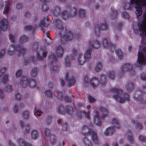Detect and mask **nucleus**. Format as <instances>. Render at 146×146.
I'll use <instances>...</instances> for the list:
<instances>
[{
	"label": "nucleus",
	"mask_w": 146,
	"mask_h": 146,
	"mask_svg": "<svg viewBox=\"0 0 146 146\" xmlns=\"http://www.w3.org/2000/svg\"><path fill=\"white\" fill-rule=\"evenodd\" d=\"M55 26L57 28L56 32L60 37L61 41L63 44L66 43L67 41H70L74 38L73 33L71 31H67L64 27L61 21L58 19L55 20Z\"/></svg>",
	"instance_id": "1"
},
{
	"label": "nucleus",
	"mask_w": 146,
	"mask_h": 146,
	"mask_svg": "<svg viewBox=\"0 0 146 146\" xmlns=\"http://www.w3.org/2000/svg\"><path fill=\"white\" fill-rule=\"evenodd\" d=\"M112 92V98L121 103H124L125 100L128 101L129 97L125 92L119 88H113L110 90Z\"/></svg>",
	"instance_id": "2"
},
{
	"label": "nucleus",
	"mask_w": 146,
	"mask_h": 146,
	"mask_svg": "<svg viewBox=\"0 0 146 146\" xmlns=\"http://www.w3.org/2000/svg\"><path fill=\"white\" fill-rule=\"evenodd\" d=\"M130 2L134 5L137 16L139 17L142 14V9L146 11V0H130Z\"/></svg>",
	"instance_id": "3"
},
{
	"label": "nucleus",
	"mask_w": 146,
	"mask_h": 146,
	"mask_svg": "<svg viewBox=\"0 0 146 146\" xmlns=\"http://www.w3.org/2000/svg\"><path fill=\"white\" fill-rule=\"evenodd\" d=\"M76 53V56L78 57L77 60L78 62L79 65H84L85 62L88 61L90 59L91 53V50L88 49L86 52L84 53L83 56L81 52L79 50H77Z\"/></svg>",
	"instance_id": "4"
},
{
	"label": "nucleus",
	"mask_w": 146,
	"mask_h": 146,
	"mask_svg": "<svg viewBox=\"0 0 146 146\" xmlns=\"http://www.w3.org/2000/svg\"><path fill=\"white\" fill-rule=\"evenodd\" d=\"M138 29L134 30V33H137L138 31L140 32V35L142 38L141 42L146 44V24L143 23H138Z\"/></svg>",
	"instance_id": "5"
},
{
	"label": "nucleus",
	"mask_w": 146,
	"mask_h": 146,
	"mask_svg": "<svg viewBox=\"0 0 146 146\" xmlns=\"http://www.w3.org/2000/svg\"><path fill=\"white\" fill-rule=\"evenodd\" d=\"M140 48L138 53L137 62L140 66L146 64V46Z\"/></svg>",
	"instance_id": "6"
},
{
	"label": "nucleus",
	"mask_w": 146,
	"mask_h": 146,
	"mask_svg": "<svg viewBox=\"0 0 146 146\" xmlns=\"http://www.w3.org/2000/svg\"><path fill=\"white\" fill-rule=\"evenodd\" d=\"M77 52L75 48H73L72 53L70 55L69 57L67 56L66 58H65L64 64L65 66L67 67H69L71 66L72 63L71 60L74 59Z\"/></svg>",
	"instance_id": "7"
},
{
	"label": "nucleus",
	"mask_w": 146,
	"mask_h": 146,
	"mask_svg": "<svg viewBox=\"0 0 146 146\" xmlns=\"http://www.w3.org/2000/svg\"><path fill=\"white\" fill-rule=\"evenodd\" d=\"M47 55V51L46 47L44 46H41L40 48L39 52L37 54V58L40 60H43L46 58Z\"/></svg>",
	"instance_id": "8"
},
{
	"label": "nucleus",
	"mask_w": 146,
	"mask_h": 146,
	"mask_svg": "<svg viewBox=\"0 0 146 146\" xmlns=\"http://www.w3.org/2000/svg\"><path fill=\"white\" fill-rule=\"evenodd\" d=\"M11 2L8 1L7 2L1 1L0 3V7L1 8H5L3 11V13L4 14L7 15L11 9Z\"/></svg>",
	"instance_id": "9"
},
{
	"label": "nucleus",
	"mask_w": 146,
	"mask_h": 146,
	"mask_svg": "<svg viewBox=\"0 0 146 146\" xmlns=\"http://www.w3.org/2000/svg\"><path fill=\"white\" fill-rule=\"evenodd\" d=\"M19 124L21 129L25 128L24 131V135L26 137H27L30 130V125L28 124L24 125L23 121L22 120L20 121Z\"/></svg>",
	"instance_id": "10"
},
{
	"label": "nucleus",
	"mask_w": 146,
	"mask_h": 146,
	"mask_svg": "<svg viewBox=\"0 0 146 146\" xmlns=\"http://www.w3.org/2000/svg\"><path fill=\"white\" fill-rule=\"evenodd\" d=\"M143 96L142 92L140 90H135L133 96L134 99L137 101H141L142 100Z\"/></svg>",
	"instance_id": "11"
},
{
	"label": "nucleus",
	"mask_w": 146,
	"mask_h": 146,
	"mask_svg": "<svg viewBox=\"0 0 146 146\" xmlns=\"http://www.w3.org/2000/svg\"><path fill=\"white\" fill-rule=\"evenodd\" d=\"M61 11V7L58 5H56L53 8L51 11V14L55 17H57L60 15Z\"/></svg>",
	"instance_id": "12"
},
{
	"label": "nucleus",
	"mask_w": 146,
	"mask_h": 146,
	"mask_svg": "<svg viewBox=\"0 0 146 146\" xmlns=\"http://www.w3.org/2000/svg\"><path fill=\"white\" fill-rule=\"evenodd\" d=\"M132 68L133 67L131 65L128 64H125L122 68L121 73L119 74V76L120 77L122 76L123 73L132 70Z\"/></svg>",
	"instance_id": "13"
},
{
	"label": "nucleus",
	"mask_w": 146,
	"mask_h": 146,
	"mask_svg": "<svg viewBox=\"0 0 146 146\" xmlns=\"http://www.w3.org/2000/svg\"><path fill=\"white\" fill-rule=\"evenodd\" d=\"M115 132V129L113 127L107 128L104 132V135L107 136L112 135Z\"/></svg>",
	"instance_id": "14"
},
{
	"label": "nucleus",
	"mask_w": 146,
	"mask_h": 146,
	"mask_svg": "<svg viewBox=\"0 0 146 146\" xmlns=\"http://www.w3.org/2000/svg\"><path fill=\"white\" fill-rule=\"evenodd\" d=\"M9 23L7 19H4L2 20L0 22V27L2 31H5L8 28Z\"/></svg>",
	"instance_id": "15"
},
{
	"label": "nucleus",
	"mask_w": 146,
	"mask_h": 146,
	"mask_svg": "<svg viewBox=\"0 0 146 146\" xmlns=\"http://www.w3.org/2000/svg\"><path fill=\"white\" fill-rule=\"evenodd\" d=\"M89 44L90 48L89 49H90L91 50V52L92 51L93 48L95 49H98L100 46V44L98 40L95 41L94 42H89Z\"/></svg>",
	"instance_id": "16"
},
{
	"label": "nucleus",
	"mask_w": 146,
	"mask_h": 146,
	"mask_svg": "<svg viewBox=\"0 0 146 146\" xmlns=\"http://www.w3.org/2000/svg\"><path fill=\"white\" fill-rule=\"evenodd\" d=\"M49 21L48 20V19H45L41 20L40 21V27L41 28V30H42L44 32V27H46L49 25Z\"/></svg>",
	"instance_id": "17"
},
{
	"label": "nucleus",
	"mask_w": 146,
	"mask_h": 146,
	"mask_svg": "<svg viewBox=\"0 0 146 146\" xmlns=\"http://www.w3.org/2000/svg\"><path fill=\"white\" fill-rule=\"evenodd\" d=\"M69 73L67 72L65 76L64 79L66 82H75L77 81L76 78L74 76L68 77Z\"/></svg>",
	"instance_id": "18"
},
{
	"label": "nucleus",
	"mask_w": 146,
	"mask_h": 146,
	"mask_svg": "<svg viewBox=\"0 0 146 146\" xmlns=\"http://www.w3.org/2000/svg\"><path fill=\"white\" fill-rule=\"evenodd\" d=\"M64 51L63 48L60 46H59L56 48L55 53L58 57H62L63 56Z\"/></svg>",
	"instance_id": "19"
},
{
	"label": "nucleus",
	"mask_w": 146,
	"mask_h": 146,
	"mask_svg": "<svg viewBox=\"0 0 146 146\" xmlns=\"http://www.w3.org/2000/svg\"><path fill=\"white\" fill-rule=\"evenodd\" d=\"M91 135L92 136L93 141L95 144H98L99 143V140L96 133L94 131H91L90 135Z\"/></svg>",
	"instance_id": "20"
},
{
	"label": "nucleus",
	"mask_w": 146,
	"mask_h": 146,
	"mask_svg": "<svg viewBox=\"0 0 146 146\" xmlns=\"http://www.w3.org/2000/svg\"><path fill=\"white\" fill-rule=\"evenodd\" d=\"M94 112L96 113V115H94V122L96 125L100 126L101 123V120L98 114L97 111H94Z\"/></svg>",
	"instance_id": "21"
},
{
	"label": "nucleus",
	"mask_w": 146,
	"mask_h": 146,
	"mask_svg": "<svg viewBox=\"0 0 146 146\" xmlns=\"http://www.w3.org/2000/svg\"><path fill=\"white\" fill-rule=\"evenodd\" d=\"M50 142L51 145L54 146L57 143V138L54 134H51L50 136Z\"/></svg>",
	"instance_id": "22"
},
{
	"label": "nucleus",
	"mask_w": 146,
	"mask_h": 146,
	"mask_svg": "<svg viewBox=\"0 0 146 146\" xmlns=\"http://www.w3.org/2000/svg\"><path fill=\"white\" fill-rule=\"evenodd\" d=\"M2 86L3 87H4L6 88V90L8 93L11 92L13 91L12 86L11 85L8 84L7 83H2Z\"/></svg>",
	"instance_id": "23"
},
{
	"label": "nucleus",
	"mask_w": 146,
	"mask_h": 146,
	"mask_svg": "<svg viewBox=\"0 0 146 146\" xmlns=\"http://www.w3.org/2000/svg\"><path fill=\"white\" fill-rule=\"evenodd\" d=\"M17 49L15 48V46L14 44L10 46L9 48L7 50L8 54L10 55H13L15 53V51L17 50Z\"/></svg>",
	"instance_id": "24"
},
{
	"label": "nucleus",
	"mask_w": 146,
	"mask_h": 146,
	"mask_svg": "<svg viewBox=\"0 0 146 146\" xmlns=\"http://www.w3.org/2000/svg\"><path fill=\"white\" fill-rule=\"evenodd\" d=\"M111 121H112V124L117 128L120 129L121 128L120 125H119L118 120L116 118H114L111 119Z\"/></svg>",
	"instance_id": "25"
},
{
	"label": "nucleus",
	"mask_w": 146,
	"mask_h": 146,
	"mask_svg": "<svg viewBox=\"0 0 146 146\" xmlns=\"http://www.w3.org/2000/svg\"><path fill=\"white\" fill-rule=\"evenodd\" d=\"M94 131L91 129H89V127L86 126H84L81 129V131L83 132L84 134H86L87 135H90V131Z\"/></svg>",
	"instance_id": "26"
},
{
	"label": "nucleus",
	"mask_w": 146,
	"mask_h": 146,
	"mask_svg": "<svg viewBox=\"0 0 146 146\" xmlns=\"http://www.w3.org/2000/svg\"><path fill=\"white\" fill-rule=\"evenodd\" d=\"M125 86L127 91L130 92L133 90L134 84L133 83H127L125 85Z\"/></svg>",
	"instance_id": "27"
},
{
	"label": "nucleus",
	"mask_w": 146,
	"mask_h": 146,
	"mask_svg": "<svg viewBox=\"0 0 146 146\" xmlns=\"http://www.w3.org/2000/svg\"><path fill=\"white\" fill-rule=\"evenodd\" d=\"M31 135L33 139L35 140L38 137L39 133L37 131L33 130L31 131Z\"/></svg>",
	"instance_id": "28"
},
{
	"label": "nucleus",
	"mask_w": 146,
	"mask_h": 146,
	"mask_svg": "<svg viewBox=\"0 0 146 146\" xmlns=\"http://www.w3.org/2000/svg\"><path fill=\"white\" fill-rule=\"evenodd\" d=\"M117 15V12L114 9L111 8L110 15L111 19L113 20L115 19Z\"/></svg>",
	"instance_id": "29"
},
{
	"label": "nucleus",
	"mask_w": 146,
	"mask_h": 146,
	"mask_svg": "<svg viewBox=\"0 0 146 146\" xmlns=\"http://www.w3.org/2000/svg\"><path fill=\"white\" fill-rule=\"evenodd\" d=\"M102 67L103 66L102 63L98 61L96 64L95 70L96 72H99L102 70Z\"/></svg>",
	"instance_id": "30"
},
{
	"label": "nucleus",
	"mask_w": 146,
	"mask_h": 146,
	"mask_svg": "<svg viewBox=\"0 0 146 146\" xmlns=\"http://www.w3.org/2000/svg\"><path fill=\"white\" fill-rule=\"evenodd\" d=\"M70 15L68 12L65 11H63L61 13V17L64 20H68L69 17Z\"/></svg>",
	"instance_id": "31"
},
{
	"label": "nucleus",
	"mask_w": 146,
	"mask_h": 146,
	"mask_svg": "<svg viewBox=\"0 0 146 146\" xmlns=\"http://www.w3.org/2000/svg\"><path fill=\"white\" fill-rule=\"evenodd\" d=\"M37 27V25H35L34 27L31 25H26L25 27L24 30L26 31H34Z\"/></svg>",
	"instance_id": "32"
},
{
	"label": "nucleus",
	"mask_w": 146,
	"mask_h": 146,
	"mask_svg": "<svg viewBox=\"0 0 146 146\" xmlns=\"http://www.w3.org/2000/svg\"><path fill=\"white\" fill-rule=\"evenodd\" d=\"M102 44L104 47H108L111 44V43L109 39L104 38L102 40Z\"/></svg>",
	"instance_id": "33"
},
{
	"label": "nucleus",
	"mask_w": 146,
	"mask_h": 146,
	"mask_svg": "<svg viewBox=\"0 0 146 146\" xmlns=\"http://www.w3.org/2000/svg\"><path fill=\"white\" fill-rule=\"evenodd\" d=\"M53 117L51 115H48L47 116L46 123L48 125H50L52 123V120Z\"/></svg>",
	"instance_id": "34"
},
{
	"label": "nucleus",
	"mask_w": 146,
	"mask_h": 146,
	"mask_svg": "<svg viewBox=\"0 0 146 146\" xmlns=\"http://www.w3.org/2000/svg\"><path fill=\"white\" fill-rule=\"evenodd\" d=\"M38 71L36 68H32L31 70L30 74L31 76L33 78H35L38 75Z\"/></svg>",
	"instance_id": "35"
},
{
	"label": "nucleus",
	"mask_w": 146,
	"mask_h": 146,
	"mask_svg": "<svg viewBox=\"0 0 146 146\" xmlns=\"http://www.w3.org/2000/svg\"><path fill=\"white\" fill-rule=\"evenodd\" d=\"M78 15L79 17L84 18L85 17L86 11L83 9H80L78 10Z\"/></svg>",
	"instance_id": "36"
},
{
	"label": "nucleus",
	"mask_w": 146,
	"mask_h": 146,
	"mask_svg": "<svg viewBox=\"0 0 146 146\" xmlns=\"http://www.w3.org/2000/svg\"><path fill=\"white\" fill-rule=\"evenodd\" d=\"M70 16L71 18H74L77 15V9L76 8H73L71 9L69 13Z\"/></svg>",
	"instance_id": "37"
},
{
	"label": "nucleus",
	"mask_w": 146,
	"mask_h": 146,
	"mask_svg": "<svg viewBox=\"0 0 146 146\" xmlns=\"http://www.w3.org/2000/svg\"><path fill=\"white\" fill-rule=\"evenodd\" d=\"M29 41L28 37L26 35L21 36L19 39L21 43H24Z\"/></svg>",
	"instance_id": "38"
},
{
	"label": "nucleus",
	"mask_w": 146,
	"mask_h": 146,
	"mask_svg": "<svg viewBox=\"0 0 146 146\" xmlns=\"http://www.w3.org/2000/svg\"><path fill=\"white\" fill-rule=\"evenodd\" d=\"M115 53L118 56L119 59L121 60L123 57V53L120 49L118 48L116 50Z\"/></svg>",
	"instance_id": "39"
},
{
	"label": "nucleus",
	"mask_w": 146,
	"mask_h": 146,
	"mask_svg": "<svg viewBox=\"0 0 146 146\" xmlns=\"http://www.w3.org/2000/svg\"><path fill=\"white\" fill-rule=\"evenodd\" d=\"M50 70L51 72L54 73L57 72L58 71V67L56 63L53 64L50 68Z\"/></svg>",
	"instance_id": "40"
},
{
	"label": "nucleus",
	"mask_w": 146,
	"mask_h": 146,
	"mask_svg": "<svg viewBox=\"0 0 146 146\" xmlns=\"http://www.w3.org/2000/svg\"><path fill=\"white\" fill-rule=\"evenodd\" d=\"M21 115L25 119H27L29 116V112L28 111H24L22 112Z\"/></svg>",
	"instance_id": "41"
},
{
	"label": "nucleus",
	"mask_w": 146,
	"mask_h": 146,
	"mask_svg": "<svg viewBox=\"0 0 146 146\" xmlns=\"http://www.w3.org/2000/svg\"><path fill=\"white\" fill-rule=\"evenodd\" d=\"M27 51V49L25 48H20L19 51L18 55L19 56H21V55L23 56L25 54Z\"/></svg>",
	"instance_id": "42"
},
{
	"label": "nucleus",
	"mask_w": 146,
	"mask_h": 146,
	"mask_svg": "<svg viewBox=\"0 0 146 146\" xmlns=\"http://www.w3.org/2000/svg\"><path fill=\"white\" fill-rule=\"evenodd\" d=\"M74 96L72 95L70 97L66 96L65 97L64 99L66 102L68 103H70L74 101Z\"/></svg>",
	"instance_id": "43"
},
{
	"label": "nucleus",
	"mask_w": 146,
	"mask_h": 146,
	"mask_svg": "<svg viewBox=\"0 0 146 146\" xmlns=\"http://www.w3.org/2000/svg\"><path fill=\"white\" fill-rule=\"evenodd\" d=\"M66 111L68 114H71L73 112V109L71 106H67L66 107Z\"/></svg>",
	"instance_id": "44"
},
{
	"label": "nucleus",
	"mask_w": 146,
	"mask_h": 146,
	"mask_svg": "<svg viewBox=\"0 0 146 146\" xmlns=\"http://www.w3.org/2000/svg\"><path fill=\"white\" fill-rule=\"evenodd\" d=\"M100 30L102 31L106 30L108 28L107 23L105 22L102 23L100 26Z\"/></svg>",
	"instance_id": "45"
},
{
	"label": "nucleus",
	"mask_w": 146,
	"mask_h": 146,
	"mask_svg": "<svg viewBox=\"0 0 146 146\" xmlns=\"http://www.w3.org/2000/svg\"><path fill=\"white\" fill-rule=\"evenodd\" d=\"M99 109L104 115H106L108 114V110L105 108L101 107Z\"/></svg>",
	"instance_id": "46"
},
{
	"label": "nucleus",
	"mask_w": 146,
	"mask_h": 146,
	"mask_svg": "<svg viewBox=\"0 0 146 146\" xmlns=\"http://www.w3.org/2000/svg\"><path fill=\"white\" fill-rule=\"evenodd\" d=\"M84 142L86 146H92L91 142L87 138H84Z\"/></svg>",
	"instance_id": "47"
},
{
	"label": "nucleus",
	"mask_w": 146,
	"mask_h": 146,
	"mask_svg": "<svg viewBox=\"0 0 146 146\" xmlns=\"http://www.w3.org/2000/svg\"><path fill=\"white\" fill-rule=\"evenodd\" d=\"M49 8L47 5L45 3L43 4L42 5L41 9L42 11L46 12L48 9Z\"/></svg>",
	"instance_id": "48"
},
{
	"label": "nucleus",
	"mask_w": 146,
	"mask_h": 146,
	"mask_svg": "<svg viewBox=\"0 0 146 146\" xmlns=\"http://www.w3.org/2000/svg\"><path fill=\"white\" fill-rule=\"evenodd\" d=\"M42 113V112L39 110L35 109L34 110V114L36 117L39 116Z\"/></svg>",
	"instance_id": "49"
},
{
	"label": "nucleus",
	"mask_w": 146,
	"mask_h": 146,
	"mask_svg": "<svg viewBox=\"0 0 146 146\" xmlns=\"http://www.w3.org/2000/svg\"><path fill=\"white\" fill-rule=\"evenodd\" d=\"M115 73L113 71H110L109 72L108 76L110 79H114L115 78Z\"/></svg>",
	"instance_id": "50"
},
{
	"label": "nucleus",
	"mask_w": 146,
	"mask_h": 146,
	"mask_svg": "<svg viewBox=\"0 0 146 146\" xmlns=\"http://www.w3.org/2000/svg\"><path fill=\"white\" fill-rule=\"evenodd\" d=\"M64 108L63 106L62 105H60L58 109V112L60 113H63L64 112Z\"/></svg>",
	"instance_id": "51"
},
{
	"label": "nucleus",
	"mask_w": 146,
	"mask_h": 146,
	"mask_svg": "<svg viewBox=\"0 0 146 146\" xmlns=\"http://www.w3.org/2000/svg\"><path fill=\"white\" fill-rule=\"evenodd\" d=\"M100 27L99 26H98V25H97L94 28V33L98 35L100 33Z\"/></svg>",
	"instance_id": "52"
},
{
	"label": "nucleus",
	"mask_w": 146,
	"mask_h": 146,
	"mask_svg": "<svg viewBox=\"0 0 146 146\" xmlns=\"http://www.w3.org/2000/svg\"><path fill=\"white\" fill-rule=\"evenodd\" d=\"M78 117L79 119H81L82 117L83 114H84V111H82L80 110H78L77 112Z\"/></svg>",
	"instance_id": "53"
},
{
	"label": "nucleus",
	"mask_w": 146,
	"mask_h": 146,
	"mask_svg": "<svg viewBox=\"0 0 146 146\" xmlns=\"http://www.w3.org/2000/svg\"><path fill=\"white\" fill-rule=\"evenodd\" d=\"M10 40L12 42H15V38L14 35L11 33L9 36Z\"/></svg>",
	"instance_id": "54"
},
{
	"label": "nucleus",
	"mask_w": 146,
	"mask_h": 146,
	"mask_svg": "<svg viewBox=\"0 0 146 146\" xmlns=\"http://www.w3.org/2000/svg\"><path fill=\"white\" fill-rule=\"evenodd\" d=\"M22 70H17L16 73L15 75L16 77H21L22 74Z\"/></svg>",
	"instance_id": "55"
},
{
	"label": "nucleus",
	"mask_w": 146,
	"mask_h": 146,
	"mask_svg": "<svg viewBox=\"0 0 146 146\" xmlns=\"http://www.w3.org/2000/svg\"><path fill=\"white\" fill-rule=\"evenodd\" d=\"M44 133L46 136L47 137H49L50 135V129L47 128H46L44 129Z\"/></svg>",
	"instance_id": "56"
},
{
	"label": "nucleus",
	"mask_w": 146,
	"mask_h": 146,
	"mask_svg": "<svg viewBox=\"0 0 146 146\" xmlns=\"http://www.w3.org/2000/svg\"><path fill=\"white\" fill-rule=\"evenodd\" d=\"M5 53V49L4 48H2L0 50V58L4 56Z\"/></svg>",
	"instance_id": "57"
},
{
	"label": "nucleus",
	"mask_w": 146,
	"mask_h": 146,
	"mask_svg": "<svg viewBox=\"0 0 146 146\" xmlns=\"http://www.w3.org/2000/svg\"><path fill=\"white\" fill-rule=\"evenodd\" d=\"M135 129L137 130H140L141 129L142 126L140 123H138L135 125Z\"/></svg>",
	"instance_id": "58"
},
{
	"label": "nucleus",
	"mask_w": 146,
	"mask_h": 146,
	"mask_svg": "<svg viewBox=\"0 0 146 146\" xmlns=\"http://www.w3.org/2000/svg\"><path fill=\"white\" fill-rule=\"evenodd\" d=\"M141 90L143 93L146 94V83H145L142 85Z\"/></svg>",
	"instance_id": "59"
},
{
	"label": "nucleus",
	"mask_w": 146,
	"mask_h": 146,
	"mask_svg": "<svg viewBox=\"0 0 146 146\" xmlns=\"http://www.w3.org/2000/svg\"><path fill=\"white\" fill-rule=\"evenodd\" d=\"M48 32H46V35H47L48 37V40H46V43L47 44H52V40L50 38H49V37L48 36Z\"/></svg>",
	"instance_id": "60"
},
{
	"label": "nucleus",
	"mask_w": 146,
	"mask_h": 146,
	"mask_svg": "<svg viewBox=\"0 0 146 146\" xmlns=\"http://www.w3.org/2000/svg\"><path fill=\"white\" fill-rule=\"evenodd\" d=\"M139 139L141 141L145 142L146 141V137L143 135H140L138 136Z\"/></svg>",
	"instance_id": "61"
},
{
	"label": "nucleus",
	"mask_w": 146,
	"mask_h": 146,
	"mask_svg": "<svg viewBox=\"0 0 146 146\" xmlns=\"http://www.w3.org/2000/svg\"><path fill=\"white\" fill-rule=\"evenodd\" d=\"M62 129L64 131H67L68 129V127L66 123H65L64 125L62 126Z\"/></svg>",
	"instance_id": "62"
},
{
	"label": "nucleus",
	"mask_w": 146,
	"mask_h": 146,
	"mask_svg": "<svg viewBox=\"0 0 146 146\" xmlns=\"http://www.w3.org/2000/svg\"><path fill=\"white\" fill-rule=\"evenodd\" d=\"M128 140L131 144H133L134 142V139L133 136L128 138Z\"/></svg>",
	"instance_id": "63"
},
{
	"label": "nucleus",
	"mask_w": 146,
	"mask_h": 146,
	"mask_svg": "<svg viewBox=\"0 0 146 146\" xmlns=\"http://www.w3.org/2000/svg\"><path fill=\"white\" fill-rule=\"evenodd\" d=\"M20 145L21 146H32L31 144L30 143L27 142L25 141L21 144Z\"/></svg>",
	"instance_id": "64"
}]
</instances>
